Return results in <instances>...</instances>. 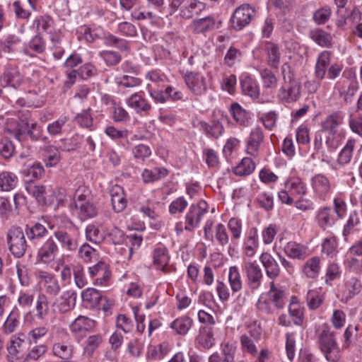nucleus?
I'll return each instance as SVG.
<instances>
[{
  "mask_svg": "<svg viewBox=\"0 0 362 362\" xmlns=\"http://www.w3.org/2000/svg\"><path fill=\"white\" fill-rule=\"evenodd\" d=\"M23 83V76L16 64H7L0 76V83L3 87L19 88Z\"/></svg>",
  "mask_w": 362,
  "mask_h": 362,
  "instance_id": "obj_11",
  "label": "nucleus"
},
{
  "mask_svg": "<svg viewBox=\"0 0 362 362\" xmlns=\"http://www.w3.org/2000/svg\"><path fill=\"white\" fill-rule=\"evenodd\" d=\"M228 282L233 293L240 291L243 288V281L237 266H232L228 269Z\"/></svg>",
  "mask_w": 362,
  "mask_h": 362,
  "instance_id": "obj_35",
  "label": "nucleus"
},
{
  "mask_svg": "<svg viewBox=\"0 0 362 362\" xmlns=\"http://www.w3.org/2000/svg\"><path fill=\"white\" fill-rule=\"evenodd\" d=\"M35 309L38 319L44 320L49 313L48 298L45 293H40L36 300Z\"/></svg>",
  "mask_w": 362,
  "mask_h": 362,
  "instance_id": "obj_47",
  "label": "nucleus"
},
{
  "mask_svg": "<svg viewBox=\"0 0 362 362\" xmlns=\"http://www.w3.org/2000/svg\"><path fill=\"white\" fill-rule=\"evenodd\" d=\"M321 269V260L319 257H313L308 259L303 265V272L306 277L315 279L318 276Z\"/></svg>",
  "mask_w": 362,
  "mask_h": 362,
  "instance_id": "obj_30",
  "label": "nucleus"
},
{
  "mask_svg": "<svg viewBox=\"0 0 362 362\" xmlns=\"http://www.w3.org/2000/svg\"><path fill=\"white\" fill-rule=\"evenodd\" d=\"M216 25V19L213 16H209L194 20L192 23V28L194 33L205 34L215 29ZM218 27L217 26V28Z\"/></svg>",
  "mask_w": 362,
  "mask_h": 362,
  "instance_id": "obj_21",
  "label": "nucleus"
},
{
  "mask_svg": "<svg viewBox=\"0 0 362 362\" xmlns=\"http://www.w3.org/2000/svg\"><path fill=\"white\" fill-rule=\"evenodd\" d=\"M219 329L211 326H202L196 338L197 342L204 349H209L216 343Z\"/></svg>",
  "mask_w": 362,
  "mask_h": 362,
  "instance_id": "obj_16",
  "label": "nucleus"
},
{
  "mask_svg": "<svg viewBox=\"0 0 362 362\" xmlns=\"http://www.w3.org/2000/svg\"><path fill=\"white\" fill-rule=\"evenodd\" d=\"M355 144L356 141L354 139H349L347 141L338 156V163L340 165H346L351 162Z\"/></svg>",
  "mask_w": 362,
  "mask_h": 362,
  "instance_id": "obj_48",
  "label": "nucleus"
},
{
  "mask_svg": "<svg viewBox=\"0 0 362 362\" xmlns=\"http://www.w3.org/2000/svg\"><path fill=\"white\" fill-rule=\"evenodd\" d=\"M98 54L107 66H115L122 60V56L118 52L112 50H103Z\"/></svg>",
  "mask_w": 362,
  "mask_h": 362,
  "instance_id": "obj_57",
  "label": "nucleus"
},
{
  "mask_svg": "<svg viewBox=\"0 0 362 362\" xmlns=\"http://www.w3.org/2000/svg\"><path fill=\"white\" fill-rule=\"evenodd\" d=\"M153 264L156 269L161 271L163 274H169L174 269L169 266L170 255L167 248L162 245H157L152 253Z\"/></svg>",
  "mask_w": 362,
  "mask_h": 362,
  "instance_id": "obj_14",
  "label": "nucleus"
},
{
  "mask_svg": "<svg viewBox=\"0 0 362 362\" xmlns=\"http://www.w3.org/2000/svg\"><path fill=\"white\" fill-rule=\"evenodd\" d=\"M90 197V191L86 186H80L76 190L74 205L81 219L92 218L98 214V209Z\"/></svg>",
  "mask_w": 362,
  "mask_h": 362,
  "instance_id": "obj_3",
  "label": "nucleus"
},
{
  "mask_svg": "<svg viewBox=\"0 0 362 362\" xmlns=\"http://www.w3.org/2000/svg\"><path fill=\"white\" fill-rule=\"evenodd\" d=\"M53 235L62 249L68 252L76 250L78 245V235L76 232L58 228L54 231Z\"/></svg>",
  "mask_w": 362,
  "mask_h": 362,
  "instance_id": "obj_13",
  "label": "nucleus"
},
{
  "mask_svg": "<svg viewBox=\"0 0 362 362\" xmlns=\"http://www.w3.org/2000/svg\"><path fill=\"white\" fill-rule=\"evenodd\" d=\"M53 23L54 21L50 16H40L35 19L33 27H35L39 33L47 32L52 27Z\"/></svg>",
  "mask_w": 362,
  "mask_h": 362,
  "instance_id": "obj_55",
  "label": "nucleus"
},
{
  "mask_svg": "<svg viewBox=\"0 0 362 362\" xmlns=\"http://www.w3.org/2000/svg\"><path fill=\"white\" fill-rule=\"evenodd\" d=\"M278 113L276 111H269L263 113L259 117L264 127L268 130H272L276 124Z\"/></svg>",
  "mask_w": 362,
  "mask_h": 362,
  "instance_id": "obj_61",
  "label": "nucleus"
},
{
  "mask_svg": "<svg viewBox=\"0 0 362 362\" xmlns=\"http://www.w3.org/2000/svg\"><path fill=\"white\" fill-rule=\"evenodd\" d=\"M264 51L267 64L272 68L277 69L281 57V52L279 45L272 42H267L264 46Z\"/></svg>",
  "mask_w": 362,
  "mask_h": 362,
  "instance_id": "obj_23",
  "label": "nucleus"
},
{
  "mask_svg": "<svg viewBox=\"0 0 362 362\" xmlns=\"http://www.w3.org/2000/svg\"><path fill=\"white\" fill-rule=\"evenodd\" d=\"M78 255L84 262H90L96 258L98 252L88 243H84L78 249Z\"/></svg>",
  "mask_w": 362,
  "mask_h": 362,
  "instance_id": "obj_58",
  "label": "nucleus"
},
{
  "mask_svg": "<svg viewBox=\"0 0 362 362\" xmlns=\"http://www.w3.org/2000/svg\"><path fill=\"white\" fill-rule=\"evenodd\" d=\"M320 227L325 228L334 223V211L330 207H325L319 210L317 216Z\"/></svg>",
  "mask_w": 362,
  "mask_h": 362,
  "instance_id": "obj_41",
  "label": "nucleus"
},
{
  "mask_svg": "<svg viewBox=\"0 0 362 362\" xmlns=\"http://www.w3.org/2000/svg\"><path fill=\"white\" fill-rule=\"evenodd\" d=\"M320 350L329 362H337L340 357V349L336 341L334 332L324 325L316 334Z\"/></svg>",
  "mask_w": 362,
  "mask_h": 362,
  "instance_id": "obj_1",
  "label": "nucleus"
},
{
  "mask_svg": "<svg viewBox=\"0 0 362 362\" xmlns=\"http://www.w3.org/2000/svg\"><path fill=\"white\" fill-rule=\"evenodd\" d=\"M95 322L86 316L79 315L70 325L71 331L75 334H82L95 327Z\"/></svg>",
  "mask_w": 362,
  "mask_h": 362,
  "instance_id": "obj_25",
  "label": "nucleus"
},
{
  "mask_svg": "<svg viewBox=\"0 0 362 362\" xmlns=\"http://www.w3.org/2000/svg\"><path fill=\"white\" fill-rule=\"evenodd\" d=\"M115 82L118 86H122L126 88H134L141 85V80L129 75H118L115 78Z\"/></svg>",
  "mask_w": 362,
  "mask_h": 362,
  "instance_id": "obj_53",
  "label": "nucleus"
},
{
  "mask_svg": "<svg viewBox=\"0 0 362 362\" xmlns=\"http://www.w3.org/2000/svg\"><path fill=\"white\" fill-rule=\"evenodd\" d=\"M126 103L129 107L140 115H148L152 108L150 103L139 93L132 94L127 99Z\"/></svg>",
  "mask_w": 362,
  "mask_h": 362,
  "instance_id": "obj_17",
  "label": "nucleus"
},
{
  "mask_svg": "<svg viewBox=\"0 0 362 362\" xmlns=\"http://www.w3.org/2000/svg\"><path fill=\"white\" fill-rule=\"evenodd\" d=\"M258 247L257 230L255 228L250 229L247 236L245 239L243 250L247 257H253Z\"/></svg>",
  "mask_w": 362,
  "mask_h": 362,
  "instance_id": "obj_28",
  "label": "nucleus"
},
{
  "mask_svg": "<svg viewBox=\"0 0 362 362\" xmlns=\"http://www.w3.org/2000/svg\"><path fill=\"white\" fill-rule=\"evenodd\" d=\"M18 179L16 175L9 171H0V190L9 192L17 185Z\"/></svg>",
  "mask_w": 362,
  "mask_h": 362,
  "instance_id": "obj_34",
  "label": "nucleus"
},
{
  "mask_svg": "<svg viewBox=\"0 0 362 362\" xmlns=\"http://www.w3.org/2000/svg\"><path fill=\"white\" fill-rule=\"evenodd\" d=\"M285 188L291 194L305 195L307 192V187L299 177H291L285 183Z\"/></svg>",
  "mask_w": 362,
  "mask_h": 362,
  "instance_id": "obj_40",
  "label": "nucleus"
},
{
  "mask_svg": "<svg viewBox=\"0 0 362 362\" xmlns=\"http://www.w3.org/2000/svg\"><path fill=\"white\" fill-rule=\"evenodd\" d=\"M310 37L318 45L329 47L332 45V37L321 29H315L310 33Z\"/></svg>",
  "mask_w": 362,
  "mask_h": 362,
  "instance_id": "obj_45",
  "label": "nucleus"
},
{
  "mask_svg": "<svg viewBox=\"0 0 362 362\" xmlns=\"http://www.w3.org/2000/svg\"><path fill=\"white\" fill-rule=\"evenodd\" d=\"M52 351L55 356L68 361L72 357L73 346L66 342H57L53 345Z\"/></svg>",
  "mask_w": 362,
  "mask_h": 362,
  "instance_id": "obj_39",
  "label": "nucleus"
},
{
  "mask_svg": "<svg viewBox=\"0 0 362 362\" xmlns=\"http://www.w3.org/2000/svg\"><path fill=\"white\" fill-rule=\"evenodd\" d=\"M199 128L208 136L216 139L221 136L223 132V127L218 121H212L209 124L205 122H200Z\"/></svg>",
  "mask_w": 362,
  "mask_h": 362,
  "instance_id": "obj_37",
  "label": "nucleus"
},
{
  "mask_svg": "<svg viewBox=\"0 0 362 362\" xmlns=\"http://www.w3.org/2000/svg\"><path fill=\"white\" fill-rule=\"evenodd\" d=\"M206 8L204 2L198 0H192L190 4L180 10V16L185 19H189L194 15H199Z\"/></svg>",
  "mask_w": 362,
  "mask_h": 362,
  "instance_id": "obj_33",
  "label": "nucleus"
},
{
  "mask_svg": "<svg viewBox=\"0 0 362 362\" xmlns=\"http://www.w3.org/2000/svg\"><path fill=\"white\" fill-rule=\"evenodd\" d=\"M47 228L41 223L35 222L31 225H26L25 234L30 240H38L48 235Z\"/></svg>",
  "mask_w": 362,
  "mask_h": 362,
  "instance_id": "obj_29",
  "label": "nucleus"
},
{
  "mask_svg": "<svg viewBox=\"0 0 362 362\" xmlns=\"http://www.w3.org/2000/svg\"><path fill=\"white\" fill-rule=\"evenodd\" d=\"M110 194L114 211L116 213L123 211L127 204L123 188L119 185H115L110 189Z\"/></svg>",
  "mask_w": 362,
  "mask_h": 362,
  "instance_id": "obj_18",
  "label": "nucleus"
},
{
  "mask_svg": "<svg viewBox=\"0 0 362 362\" xmlns=\"http://www.w3.org/2000/svg\"><path fill=\"white\" fill-rule=\"evenodd\" d=\"M243 271L246 276V284L251 291L258 290L264 279L263 272L256 261L245 262Z\"/></svg>",
  "mask_w": 362,
  "mask_h": 362,
  "instance_id": "obj_9",
  "label": "nucleus"
},
{
  "mask_svg": "<svg viewBox=\"0 0 362 362\" xmlns=\"http://www.w3.org/2000/svg\"><path fill=\"white\" fill-rule=\"evenodd\" d=\"M264 134L259 127H256L251 130L247 140V152L251 156H256L259 151L260 144L263 141Z\"/></svg>",
  "mask_w": 362,
  "mask_h": 362,
  "instance_id": "obj_22",
  "label": "nucleus"
},
{
  "mask_svg": "<svg viewBox=\"0 0 362 362\" xmlns=\"http://www.w3.org/2000/svg\"><path fill=\"white\" fill-rule=\"evenodd\" d=\"M169 172L163 167H155L152 169H144L141 173V179L144 183L149 184L165 178Z\"/></svg>",
  "mask_w": 362,
  "mask_h": 362,
  "instance_id": "obj_26",
  "label": "nucleus"
},
{
  "mask_svg": "<svg viewBox=\"0 0 362 362\" xmlns=\"http://www.w3.org/2000/svg\"><path fill=\"white\" fill-rule=\"evenodd\" d=\"M342 122L343 116L339 112L328 115L322 122V130L329 134L325 141L329 148L336 149L338 147L339 142L336 139V135L338 133V127Z\"/></svg>",
  "mask_w": 362,
  "mask_h": 362,
  "instance_id": "obj_7",
  "label": "nucleus"
},
{
  "mask_svg": "<svg viewBox=\"0 0 362 362\" xmlns=\"http://www.w3.org/2000/svg\"><path fill=\"white\" fill-rule=\"evenodd\" d=\"M208 211L209 205L204 200L191 204L185 216V230L193 232Z\"/></svg>",
  "mask_w": 362,
  "mask_h": 362,
  "instance_id": "obj_6",
  "label": "nucleus"
},
{
  "mask_svg": "<svg viewBox=\"0 0 362 362\" xmlns=\"http://www.w3.org/2000/svg\"><path fill=\"white\" fill-rule=\"evenodd\" d=\"M241 349L244 352H247L252 356H255L257 354V348L256 341L254 338H252L246 334L240 337Z\"/></svg>",
  "mask_w": 362,
  "mask_h": 362,
  "instance_id": "obj_54",
  "label": "nucleus"
},
{
  "mask_svg": "<svg viewBox=\"0 0 362 362\" xmlns=\"http://www.w3.org/2000/svg\"><path fill=\"white\" fill-rule=\"evenodd\" d=\"M6 241L9 251L16 258L23 257L27 250V243L23 229L12 226L6 234Z\"/></svg>",
  "mask_w": 362,
  "mask_h": 362,
  "instance_id": "obj_5",
  "label": "nucleus"
},
{
  "mask_svg": "<svg viewBox=\"0 0 362 362\" xmlns=\"http://www.w3.org/2000/svg\"><path fill=\"white\" fill-rule=\"evenodd\" d=\"M193 325V320L184 315L176 318L170 324V327L178 335H186Z\"/></svg>",
  "mask_w": 362,
  "mask_h": 362,
  "instance_id": "obj_27",
  "label": "nucleus"
},
{
  "mask_svg": "<svg viewBox=\"0 0 362 362\" xmlns=\"http://www.w3.org/2000/svg\"><path fill=\"white\" fill-rule=\"evenodd\" d=\"M285 253L293 259H303L306 256V247L296 242H288L284 247Z\"/></svg>",
  "mask_w": 362,
  "mask_h": 362,
  "instance_id": "obj_38",
  "label": "nucleus"
},
{
  "mask_svg": "<svg viewBox=\"0 0 362 362\" xmlns=\"http://www.w3.org/2000/svg\"><path fill=\"white\" fill-rule=\"evenodd\" d=\"M68 121V116H60L57 120L48 124L47 127V133L51 136H57L62 135L63 129Z\"/></svg>",
  "mask_w": 362,
  "mask_h": 362,
  "instance_id": "obj_43",
  "label": "nucleus"
},
{
  "mask_svg": "<svg viewBox=\"0 0 362 362\" xmlns=\"http://www.w3.org/2000/svg\"><path fill=\"white\" fill-rule=\"evenodd\" d=\"M45 49V42L40 35H36L33 37L28 43V47L24 49V53L30 55V50L36 53L41 54Z\"/></svg>",
  "mask_w": 362,
  "mask_h": 362,
  "instance_id": "obj_52",
  "label": "nucleus"
},
{
  "mask_svg": "<svg viewBox=\"0 0 362 362\" xmlns=\"http://www.w3.org/2000/svg\"><path fill=\"white\" fill-rule=\"evenodd\" d=\"M255 165L250 158H244L241 162L234 168L233 173L238 176L250 175L255 170Z\"/></svg>",
  "mask_w": 362,
  "mask_h": 362,
  "instance_id": "obj_46",
  "label": "nucleus"
},
{
  "mask_svg": "<svg viewBox=\"0 0 362 362\" xmlns=\"http://www.w3.org/2000/svg\"><path fill=\"white\" fill-rule=\"evenodd\" d=\"M59 250L58 245L54 238L50 236L38 248L37 259L42 263L49 264L54 262L59 253Z\"/></svg>",
  "mask_w": 362,
  "mask_h": 362,
  "instance_id": "obj_12",
  "label": "nucleus"
},
{
  "mask_svg": "<svg viewBox=\"0 0 362 362\" xmlns=\"http://www.w3.org/2000/svg\"><path fill=\"white\" fill-rule=\"evenodd\" d=\"M42 150L45 165L49 168L56 166L61 160L59 149L53 145H46Z\"/></svg>",
  "mask_w": 362,
  "mask_h": 362,
  "instance_id": "obj_32",
  "label": "nucleus"
},
{
  "mask_svg": "<svg viewBox=\"0 0 362 362\" xmlns=\"http://www.w3.org/2000/svg\"><path fill=\"white\" fill-rule=\"evenodd\" d=\"M288 312L290 317H291L293 322L296 325H300L303 322V311L300 308L299 305L295 303L293 300L291 303Z\"/></svg>",
  "mask_w": 362,
  "mask_h": 362,
  "instance_id": "obj_60",
  "label": "nucleus"
},
{
  "mask_svg": "<svg viewBox=\"0 0 362 362\" xmlns=\"http://www.w3.org/2000/svg\"><path fill=\"white\" fill-rule=\"evenodd\" d=\"M187 201L183 197H179L169 205V213L172 215L181 214L187 208Z\"/></svg>",
  "mask_w": 362,
  "mask_h": 362,
  "instance_id": "obj_63",
  "label": "nucleus"
},
{
  "mask_svg": "<svg viewBox=\"0 0 362 362\" xmlns=\"http://www.w3.org/2000/svg\"><path fill=\"white\" fill-rule=\"evenodd\" d=\"M116 326L117 329H120L124 333H129L134 328V322L127 315H119L117 317Z\"/></svg>",
  "mask_w": 362,
  "mask_h": 362,
  "instance_id": "obj_64",
  "label": "nucleus"
},
{
  "mask_svg": "<svg viewBox=\"0 0 362 362\" xmlns=\"http://www.w3.org/2000/svg\"><path fill=\"white\" fill-rule=\"evenodd\" d=\"M337 240L335 237L325 238L322 243V251L327 256L333 257L337 253Z\"/></svg>",
  "mask_w": 362,
  "mask_h": 362,
  "instance_id": "obj_59",
  "label": "nucleus"
},
{
  "mask_svg": "<svg viewBox=\"0 0 362 362\" xmlns=\"http://www.w3.org/2000/svg\"><path fill=\"white\" fill-rule=\"evenodd\" d=\"M77 294L74 290L63 292L62 296L54 300L52 306L54 310L60 313H67L74 308L76 303Z\"/></svg>",
  "mask_w": 362,
  "mask_h": 362,
  "instance_id": "obj_15",
  "label": "nucleus"
},
{
  "mask_svg": "<svg viewBox=\"0 0 362 362\" xmlns=\"http://www.w3.org/2000/svg\"><path fill=\"white\" fill-rule=\"evenodd\" d=\"M229 112L235 122L243 127H248L252 119V113L243 108L239 103H233L229 109Z\"/></svg>",
  "mask_w": 362,
  "mask_h": 362,
  "instance_id": "obj_19",
  "label": "nucleus"
},
{
  "mask_svg": "<svg viewBox=\"0 0 362 362\" xmlns=\"http://www.w3.org/2000/svg\"><path fill=\"white\" fill-rule=\"evenodd\" d=\"M102 296L103 295L98 290L93 288H88L81 293V298L83 302L88 303L89 306L92 308L100 305Z\"/></svg>",
  "mask_w": 362,
  "mask_h": 362,
  "instance_id": "obj_44",
  "label": "nucleus"
},
{
  "mask_svg": "<svg viewBox=\"0 0 362 362\" xmlns=\"http://www.w3.org/2000/svg\"><path fill=\"white\" fill-rule=\"evenodd\" d=\"M259 261L262 264L268 278L274 280L280 275L279 265L272 255L263 252L259 257Z\"/></svg>",
  "mask_w": 362,
  "mask_h": 362,
  "instance_id": "obj_20",
  "label": "nucleus"
},
{
  "mask_svg": "<svg viewBox=\"0 0 362 362\" xmlns=\"http://www.w3.org/2000/svg\"><path fill=\"white\" fill-rule=\"evenodd\" d=\"M182 78L187 88L196 97L205 96L213 88L212 79L200 71H187Z\"/></svg>",
  "mask_w": 362,
  "mask_h": 362,
  "instance_id": "obj_2",
  "label": "nucleus"
},
{
  "mask_svg": "<svg viewBox=\"0 0 362 362\" xmlns=\"http://www.w3.org/2000/svg\"><path fill=\"white\" fill-rule=\"evenodd\" d=\"M330 54L328 51H323L319 54L315 69L317 79L322 80L325 78L327 66L330 62Z\"/></svg>",
  "mask_w": 362,
  "mask_h": 362,
  "instance_id": "obj_31",
  "label": "nucleus"
},
{
  "mask_svg": "<svg viewBox=\"0 0 362 362\" xmlns=\"http://www.w3.org/2000/svg\"><path fill=\"white\" fill-rule=\"evenodd\" d=\"M242 92L253 99H256L259 95V88L257 82L250 76L245 77L240 81Z\"/></svg>",
  "mask_w": 362,
  "mask_h": 362,
  "instance_id": "obj_36",
  "label": "nucleus"
},
{
  "mask_svg": "<svg viewBox=\"0 0 362 362\" xmlns=\"http://www.w3.org/2000/svg\"><path fill=\"white\" fill-rule=\"evenodd\" d=\"M25 188L28 192L34 197L39 202L47 204L45 196L47 194V192L45 186L35 185L31 182L27 184Z\"/></svg>",
  "mask_w": 362,
  "mask_h": 362,
  "instance_id": "obj_50",
  "label": "nucleus"
},
{
  "mask_svg": "<svg viewBox=\"0 0 362 362\" xmlns=\"http://www.w3.org/2000/svg\"><path fill=\"white\" fill-rule=\"evenodd\" d=\"M255 14V8L247 4L238 6L230 18L231 27L234 30H241L250 23Z\"/></svg>",
  "mask_w": 362,
  "mask_h": 362,
  "instance_id": "obj_8",
  "label": "nucleus"
},
{
  "mask_svg": "<svg viewBox=\"0 0 362 362\" xmlns=\"http://www.w3.org/2000/svg\"><path fill=\"white\" fill-rule=\"evenodd\" d=\"M242 221L237 218H231L228 223V228L231 233L232 240H239L242 233Z\"/></svg>",
  "mask_w": 362,
  "mask_h": 362,
  "instance_id": "obj_62",
  "label": "nucleus"
},
{
  "mask_svg": "<svg viewBox=\"0 0 362 362\" xmlns=\"http://www.w3.org/2000/svg\"><path fill=\"white\" fill-rule=\"evenodd\" d=\"M362 288L361 281L356 277H349L345 280L342 289L343 298L348 300L358 295Z\"/></svg>",
  "mask_w": 362,
  "mask_h": 362,
  "instance_id": "obj_24",
  "label": "nucleus"
},
{
  "mask_svg": "<svg viewBox=\"0 0 362 362\" xmlns=\"http://www.w3.org/2000/svg\"><path fill=\"white\" fill-rule=\"evenodd\" d=\"M285 72L286 64L282 66L284 83L279 89L278 96L280 100L286 103L295 102L300 95V84L293 79L290 72L287 75Z\"/></svg>",
  "mask_w": 362,
  "mask_h": 362,
  "instance_id": "obj_4",
  "label": "nucleus"
},
{
  "mask_svg": "<svg viewBox=\"0 0 362 362\" xmlns=\"http://www.w3.org/2000/svg\"><path fill=\"white\" fill-rule=\"evenodd\" d=\"M25 95L28 107H40L46 101L45 93L41 90H29Z\"/></svg>",
  "mask_w": 362,
  "mask_h": 362,
  "instance_id": "obj_42",
  "label": "nucleus"
},
{
  "mask_svg": "<svg viewBox=\"0 0 362 362\" xmlns=\"http://www.w3.org/2000/svg\"><path fill=\"white\" fill-rule=\"evenodd\" d=\"M19 313L17 310H12L7 317L3 329L5 333L11 334L13 332L19 325Z\"/></svg>",
  "mask_w": 362,
  "mask_h": 362,
  "instance_id": "obj_49",
  "label": "nucleus"
},
{
  "mask_svg": "<svg viewBox=\"0 0 362 362\" xmlns=\"http://www.w3.org/2000/svg\"><path fill=\"white\" fill-rule=\"evenodd\" d=\"M26 132V139L29 137L33 141H37L40 139L44 141L48 140L47 136L42 137V128L35 121L30 122Z\"/></svg>",
  "mask_w": 362,
  "mask_h": 362,
  "instance_id": "obj_51",
  "label": "nucleus"
},
{
  "mask_svg": "<svg viewBox=\"0 0 362 362\" xmlns=\"http://www.w3.org/2000/svg\"><path fill=\"white\" fill-rule=\"evenodd\" d=\"M30 121L28 119H22L19 123H18L16 127L11 130L8 127H7L8 131H11L13 132L15 138L20 141H25L26 139V134L28 128Z\"/></svg>",
  "mask_w": 362,
  "mask_h": 362,
  "instance_id": "obj_56",
  "label": "nucleus"
},
{
  "mask_svg": "<svg viewBox=\"0 0 362 362\" xmlns=\"http://www.w3.org/2000/svg\"><path fill=\"white\" fill-rule=\"evenodd\" d=\"M310 186L314 197L322 201H325L332 192L330 180L322 173L315 174L311 177Z\"/></svg>",
  "mask_w": 362,
  "mask_h": 362,
  "instance_id": "obj_10",
  "label": "nucleus"
}]
</instances>
